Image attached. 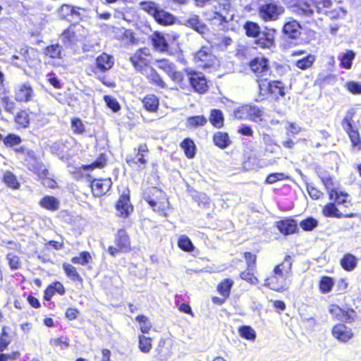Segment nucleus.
<instances>
[{"mask_svg": "<svg viewBox=\"0 0 361 361\" xmlns=\"http://www.w3.org/2000/svg\"><path fill=\"white\" fill-rule=\"evenodd\" d=\"M2 181L8 188L12 190H18L20 187L16 176L10 171H3Z\"/></svg>", "mask_w": 361, "mask_h": 361, "instance_id": "23", "label": "nucleus"}, {"mask_svg": "<svg viewBox=\"0 0 361 361\" xmlns=\"http://www.w3.org/2000/svg\"><path fill=\"white\" fill-rule=\"evenodd\" d=\"M111 184L110 178L94 179L91 183L92 193L94 196H101L109 191Z\"/></svg>", "mask_w": 361, "mask_h": 361, "instance_id": "14", "label": "nucleus"}, {"mask_svg": "<svg viewBox=\"0 0 361 361\" xmlns=\"http://www.w3.org/2000/svg\"><path fill=\"white\" fill-rule=\"evenodd\" d=\"M145 154H141V153L139 154L137 152L135 157H129L126 159V161L131 166L143 169L147 163V160L145 159Z\"/></svg>", "mask_w": 361, "mask_h": 361, "instance_id": "38", "label": "nucleus"}, {"mask_svg": "<svg viewBox=\"0 0 361 361\" xmlns=\"http://www.w3.org/2000/svg\"><path fill=\"white\" fill-rule=\"evenodd\" d=\"M138 339V348L140 350L144 353H149L152 347L151 338L143 335H140Z\"/></svg>", "mask_w": 361, "mask_h": 361, "instance_id": "45", "label": "nucleus"}, {"mask_svg": "<svg viewBox=\"0 0 361 361\" xmlns=\"http://www.w3.org/2000/svg\"><path fill=\"white\" fill-rule=\"evenodd\" d=\"M104 99L106 106L113 111L117 112L120 110V104L114 97L109 95H106L104 97Z\"/></svg>", "mask_w": 361, "mask_h": 361, "instance_id": "58", "label": "nucleus"}, {"mask_svg": "<svg viewBox=\"0 0 361 361\" xmlns=\"http://www.w3.org/2000/svg\"><path fill=\"white\" fill-rule=\"evenodd\" d=\"M233 285V281L230 279L223 280L217 287L218 292L225 298L230 295V290Z\"/></svg>", "mask_w": 361, "mask_h": 361, "instance_id": "37", "label": "nucleus"}, {"mask_svg": "<svg viewBox=\"0 0 361 361\" xmlns=\"http://www.w3.org/2000/svg\"><path fill=\"white\" fill-rule=\"evenodd\" d=\"M288 178V176L283 173H274L269 174L267 177L265 182L268 184H273L279 180H286Z\"/></svg>", "mask_w": 361, "mask_h": 361, "instance_id": "60", "label": "nucleus"}, {"mask_svg": "<svg viewBox=\"0 0 361 361\" xmlns=\"http://www.w3.org/2000/svg\"><path fill=\"white\" fill-rule=\"evenodd\" d=\"M354 113L348 111L341 122L342 127L348 135L352 146L357 150L361 149V138L359 132L353 126Z\"/></svg>", "mask_w": 361, "mask_h": 361, "instance_id": "7", "label": "nucleus"}, {"mask_svg": "<svg viewBox=\"0 0 361 361\" xmlns=\"http://www.w3.org/2000/svg\"><path fill=\"white\" fill-rule=\"evenodd\" d=\"M154 18L158 23L165 25L173 24L175 20V18L173 15L161 9L160 7Z\"/></svg>", "mask_w": 361, "mask_h": 361, "instance_id": "26", "label": "nucleus"}, {"mask_svg": "<svg viewBox=\"0 0 361 361\" xmlns=\"http://www.w3.org/2000/svg\"><path fill=\"white\" fill-rule=\"evenodd\" d=\"M255 270H250L247 268L246 271H242L240 274V278L252 285L258 283V279L254 274Z\"/></svg>", "mask_w": 361, "mask_h": 361, "instance_id": "55", "label": "nucleus"}, {"mask_svg": "<svg viewBox=\"0 0 361 361\" xmlns=\"http://www.w3.org/2000/svg\"><path fill=\"white\" fill-rule=\"evenodd\" d=\"M291 267V258L290 256H286L282 263L274 267L273 274L265 279L264 285L276 291H283L288 289L290 283L287 278Z\"/></svg>", "mask_w": 361, "mask_h": 361, "instance_id": "1", "label": "nucleus"}, {"mask_svg": "<svg viewBox=\"0 0 361 361\" xmlns=\"http://www.w3.org/2000/svg\"><path fill=\"white\" fill-rule=\"evenodd\" d=\"M334 196L333 198H329L331 200H334L338 204H344L348 202V198L349 195L341 190L338 188L336 191H335Z\"/></svg>", "mask_w": 361, "mask_h": 361, "instance_id": "54", "label": "nucleus"}, {"mask_svg": "<svg viewBox=\"0 0 361 361\" xmlns=\"http://www.w3.org/2000/svg\"><path fill=\"white\" fill-rule=\"evenodd\" d=\"M249 120L259 122L262 120L263 111L257 106L248 105Z\"/></svg>", "mask_w": 361, "mask_h": 361, "instance_id": "42", "label": "nucleus"}, {"mask_svg": "<svg viewBox=\"0 0 361 361\" xmlns=\"http://www.w3.org/2000/svg\"><path fill=\"white\" fill-rule=\"evenodd\" d=\"M178 247L186 252H191L194 250V246L190 240V238L186 235L180 236L178 242Z\"/></svg>", "mask_w": 361, "mask_h": 361, "instance_id": "51", "label": "nucleus"}, {"mask_svg": "<svg viewBox=\"0 0 361 361\" xmlns=\"http://www.w3.org/2000/svg\"><path fill=\"white\" fill-rule=\"evenodd\" d=\"M135 320L140 324V329L143 334L149 333L152 328V324L149 322L147 317L145 315H138Z\"/></svg>", "mask_w": 361, "mask_h": 361, "instance_id": "48", "label": "nucleus"}, {"mask_svg": "<svg viewBox=\"0 0 361 361\" xmlns=\"http://www.w3.org/2000/svg\"><path fill=\"white\" fill-rule=\"evenodd\" d=\"M185 25L194 29L199 33H204L207 30V27L200 21L199 16L197 15H193L186 20Z\"/></svg>", "mask_w": 361, "mask_h": 361, "instance_id": "29", "label": "nucleus"}, {"mask_svg": "<svg viewBox=\"0 0 361 361\" xmlns=\"http://www.w3.org/2000/svg\"><path fill=\"white\" fill-rule=\"evenodd\" d=\"M73 12H75V8L68 4H63L59 9V16L63 18L71 16Z\"/></svg>", "mask_w": 361, "mask_h": 361, "instance_id": "61", "label": "nucleus"}, {"mask_svg": "<svg viewBox=\"0 0 361 361\" xmlns=\"http://www.w3.org/2000/svg\"><path fill=\"white\" fill-rule=\"evenodd\" d=\"M114 63L113 56L103 53L96 59L97 67L102 71H106L111 68Z\"/></svg>", "mask_w": 361, "mask_h": 361, "instance_id": "22", "label": "nucleus"}, {"mask_svg": "<svg viewBox=\"0 0 361 361\" xmlns=\"http://www.w3.org/2000/svg\"><path fill=\"white\" fill-rule=\"evenodd\" d=\"M144 199L157 212L164 211L168 204L165 194L157 188L148 189L144 194Z\"/></svg>", "mask_w": 361, "mask_h": 361, "instance_id": "6", "label": "nucleus"}, {"mask_svg": "<svg viewBox=\"0 0 361 361\" xmlns=\"http://www.w3.org/2000/svg\"><path fill=\"white\" fill-rule=\"evenodd\" d=\"M61 49L59 44L50 45L46 48L44 54L50 58H61Z\"/></svg>", "mask_w": 361, "mask_h": 361, "instance_id": "53", "label": "nucleus"}, {"mask_svg": "<svg viewBox=\"0 0 361 361\" xmlns=\"http://www.w3.org/2000/svg\"><path fill=\"white\" fill-rule=\"evenodd\" d=\"M59 200L54 196H45L39 202V205L47 210L56 211L59 208Z\"/></svg>", "mask_w": 361, "mask_h": 361, "instance_id": "28", "label": "nucleus"}, {"mask_svg": "<svg viewBox=\"0 0 361 361\" xmlns=\"http://www.w3.org/2000/svg\"><path fill=\"white\" fill-rule=\"evenodd\" d=\"M141 9L146 11L148 14L154 17L159 6L152 1H142L140 4Z\"/></svg>", "mask_w": 361, "mask_h": 361, "instance_id": "49", "label": "nucleus"}, {"mask_svg": "<svg viewBox=\"0 0 361 361\" xmlns=\"http://www.w3.org/2000/svg\"><path fill=\"white\" fill-rule=\"evenodd\" d=\"M345 88L352 94H361V83L350 81L345 83Z\"/></svg>", "mask_w": 361, "mask_h": 361, "instance_id": "63", "label": "nucleus"}, {"mask_svg": "<svg viewBox=\"0 0 361 361\" xmlns=\"http://www.w3.org/2000/svg\"><path fill=\"white\" fill-rule=\"evenodd\" d=\"M143 73L147 75V78L154 85H157L161 88L166 87L165 82L161 78L159 75L156 72V71L152 68H147L145 69V72H144Z\"/></svg>", "mask_w": 361, "mask_h": 361, "instance_id": "30", "label": "nucleus"}, {"mask_svg": "<svg viewBox=\"0 0 361 361\" xmlns=\"http://www.w3.org/2000/svg\"><path fill=\"white\" fill-rule=\"evenodd\" d=\"M106 159L103 154H101L97 160L91 164L82 165L77 171L73 172L75 178H80L82 176V171L93 170L95 168H102L106 164Z\"/></svg>", "mask_w": 361, "mask_h": 361, "instance_id": "19", "label": "nucleus"}, {"mask_svg": "<svg viewBox=\"0 0 361 361\" xmlns=\"http://www.w3.org/2000/svg\"><path fill=\"white\" fill-rule=\"evenodd\" d=\"M315 61V56L312 54H308L302 59L295 62V66L302 70L310 68Z\"/></svg>", "mask_w": 361, "mask_h": 361, "instance_id": "44", "label": "nucleus"}, {"mask_svg": "<svg viewBox=\"0 0 361 361\" xmlns=\"http://www.w3.org/2000/svg\"><path fill=\"white\" fill-rule=\"evenodd\" d=\"M159 67L164 69L171 79L180 88L184 89L187 86L188 81H189L188 74L187 75V78H185L183 72L176 71L174 66L168 61L161 62Z\"/></svg>", "mask_w": 361, "mask_h": 361, "instance_id": "9", "label": "nucleus"}, {"mask_svg": "<svg viewBox=\"0 0 361 361\" xmlns=\"http://www.w3.org/2000/svg\"><path fill=\"white\" fill-rule=\"evenodd\" d=\"M323 214L326 217H336V218H353L357 216V214L350 213L348 214H342L336 207L334 203L330 202L326 204L322 210Z\"/></svg>", "mask_w": 361, "mask_h": 361, "instance_id": "18", "label": "nucleus"}, {"mask_svg": "<svg viewBox=\"0 0 361 361\" xmlns=\"http://www.w3.org/2000/svg\"><path fill=\"white\" fill-rule=\"evenodd\" d=\"M193 60L198 67L204 69L215 68L219 66V60L208 47H202L197 51L194 55Z\"/></svg>", "mask_w": 361, "mask_h": 361, "instance_id": "5", "label": "nucleus"}, {"mask_svg": "<svg viewBox=\"0 0 361 361\" xmlns=\"http://www.w3.org/2000/svg\"><path fill=\"white\" fill-rule=\"evenodd\" d=\"M300 25L295 20L287 22L283 25V32L289 37L296 39L300 35Z\"/></svg>", "mask_w": 361, "mask_h": 361, "instance_id": "21", "label": "nucleus"}, {"mask_svg": "<svg viewBox=\"0 0 361 361\" xmlns=\"http://www.w3.org/2000/svg\"><path fill=\"white\" fill-rule=\"evenodd\" d=\"M259 87L261 91L264 90L263 87L266 86V90H267L271 94H273L276 96L279 95L283 97L285 95L284 87L281 82L274 80L271 82H269L266 85L263 82V80H258Z\"/></svg>", "mask_w": 361, "mask_h": 361, "instance_id": "16", "label": "nucleus"}, {"mask_svg": "<svg viewBox=\"0 0 361 361\" xmlns=\"http://www.w3.org/2000/svg\"><path fill=\"white\" fill-rule=\"evenodd\" d=\"M130 61L136 70L145 72L147 68H150V51L148 48L144 47L138 49L130 58Z\"/></svg>", "mask_w": 361, "mask_h": 361, "instance_id": "8", "label": "nucleus"}, {"mask_svg": "<svg viewBox=\"0 0 361 361\" xmlns=\"http://www.w3.org/2000/svg\"><path fill=\"white\" fill-rule=\"evenodd\" d=\"M330 0H318L314 2L305 1L296 6L295 12L299 15L311 16L316 11L317 13H326V8L331 6Z\"/></svg>", "mask_w": 361, "mask_h": 361, "instance_id": "4", "label": "nucleus"}, {"mask_svg": "<svg viewBox=\"0 0 361 361\" xmlns=\"http://www.w3.org/2000/svg\"><path fill=\"white\" fill-rule=\"evenodd\" d=\"M16 121L20 126L23 127H26L29 123V118L27 113L25 111L19 112L16 116Z\"/></svg>", "mask_w": 361, "mask_h": 361, "instance_id": "64", "label": "nucleus"}, {"mask_svg": "<svg viewBox=\"0 0 361 361\" xmlns=\"http://www.w3.org/2000/svg\"><path fill=\"white\" fill-rule=\"evenodd\" d=\"M276 227L284 235L294 233L298 230V224L294 219H286L276 222Z\"/></svg>", "mask_w": 361, "mask_h": 361, "instance_id": "17", "label": "nucleus"}, {"mask_svg": "<svg viewBox=\"0 0 361 361\" xmlns=\"http://www.w3.org/2000/svg\"><path fill=\"white\" fill-rule=\"evenodd\" d=\"M238 332L240 336L245 339L255 341L256 338V333L250 326H243L240 327Z\"/></svg>", "mask_w": 361, "mask_h": 361, "instance_id": "47", "label": "nucleus"}, {"mask_svg": "<svg viewBox=\"0 0 361 361\" xmlns=\"http://www.w3.org/2000/svg\"><path fill=\"white\" fill-rule=\"evenodd\" d=\"M207 122V118L203 116H192L187 119V127L189 128H195L204 126Z\"/></svg>", "mask_w": 361, "mask_h": 361, "instance_id": "41", "label": "nucleus"}, {"mask_svg": "<svg viewBox=\"0 0 361 361\" xmlns=\"http://www.w3.org/2000/svg\"><path fill=\"white\" fill-rule=\"evenodd\" d=\"M92 260V257L90 252L84 251L80 252L78 257H74L71 259L73 264H79L81 265H86Z\"/></svg>", "mask_w": 361, "mask_h": 361, "instance_id": "50", "label": "nucleus"}, {"mask_svg": "<svg viewBox=\"0 0 361 361\" xmlns=\"http://www.w3.org/2000/svg\"><path fill=\"white\" fill-rule=\"evenodd\" d=\"M340 264L343 269L351 271L357 267V259L353 255L347 253L341 258Z\"/></svg>", "mask_w": 361, "mask_h": 361, "instance_id": "27", "label": "nucleus"}, {"mask_svg": "<svg viewBox=\"0 0 361 361\" xmlns=\"http://www.w3.org/2000/svg\"><path fill=\"white\" fill-rule=\"evenodd\" d=\"M264 143L266 145L265 150L269 153H276L280 149V146L274 142V141L269 137L265 136L264 137Z\"/></svg>", "mask_w": 361, "mask_h": 361, "instance_id": "59", "label": "nucleus"}, {"mask_svg": "<svg viewBox=\"0 0 361 361\" xmlns=\"http://www.w3.org/2000/svg\"><path fill=\"white\" fill-rule=\"evenodd\" d=\"M209 121L212 124L218 128H220L224 125V116L223 114L220 110H212L211 111Z\"/></svg>", "mask_w": 361, "mask_h": 361, "instance_id": "40", "label": "nucleus"}, {"mask_svg": "<svg viewBox=\"0 0 361 361\" xmlns=\"http://www.w3.org/2000/svg\"><path fill=\"white\" fill-rule=\"evenodd\" d=\"M329 311L336 319L346 323H351L355 316V313L353 310H345L336 305H331Z\"/></svg>", "mask_w": 361, "mask_h": 361, "instance_id": "10", "label": "nucleus"}, {"mask_svg": "<svg viewBox=\"0 0 361 361\" xmlns=\"http://www.w3.org/2000/svg\"><path fill=\"white\" fill-rule=\"evenodd\" d=\"M355 57V53L352 50H347L345 52L341 54L339 57L341 66L345 69H350Z\"/></svg>", "mask_w": 361, "mask_h": 361, "instance_id": "32", "label": "nucleus"}, {"mask_svg": "<svg viewBox=\"0 0 361 361\" xmlns=\"http://www.w3.org/2000/svg\"><path fill=\"white\" fill-rule=\"evenodd\" d=\"M195 5L199 8H203L207 5H212L216 10L214 13L213 19H216L222 23H229L233 20L235 15L231 10L229 0H193Z\"/></svg>", "mask_w": 361, "mask_h": 361, "instance_id": "2", "label": "nucleus"}, {"mask_svg": "<svg viewBox=\"0 0 361 361\" xmlns=\"http://www.w3.org/2000/svg\"><path fill=\"white\" fill-rule=\"evenodd\" d=\"M244 29L248 37H257L260 34V27L256 23L246 22L244 25Z\"/></svg>", "mask_w": 361, "mask_h": 361, "instance_id": "43", "label": "nucleus"}, {"mask_svg": "<svg viewBox=\"0 0 361 361\" xmlns=\"http://www.w3.org/2000/svg\"><path fill=\"white\" fill-rule=\"evenodd\" d=\"M32 89L30 85H19L16 90V99L19 102H27L32 96Z\"/></svg>", "mask_w": 361, "mask_h": 361, "instance_id": "20", "label": "nucleus"}, {"mask_svg": "<svg viewBox=\"0 0 361 361\" xmlns=\"http://www.w3.org/2000/svg\"><path fill=\"white\" fill-rule=\"evenodd\" d=\"M188 80L194 90L200 93H203L207 90V80L204 75L199 73H189Z\"/></svg>", "mask_w": 361, "mask_h": 361, "instance_id": "13", "label": "nucleus"}, {"mask_svg": "<svg viewBox=\"0 0 361 361\" xmlns=\"http://www.w3.org/2000/svg\"><path fill=\"white\" fill-rule=\"evenodd\" d=\"M321 180L327 190L329 198H333L334 196V192H335V191H336L339 188L336 185V183L334 182L331 176H322L321 177Z\"/></svg>", "mask_w": 361, "mask_h": 361, "instance_id": "36", "label": "nucleus"}, {"mask_svg": "<svg viewBox=\"0 0 361 361\" xmlns=\"http://www.w3.org/2000/svg\"><path fill=\"white\" fill-rule=\"evenodd\" d=\"M49 176V171L47 169H43L40 173H39V176L42 180V184L47 188H54L56 187V181L48 177Z\"/></svg>", "mask_w": 361, "mask_h": 361, "instance_id": "52", "label": "nucleus"}, {"mask_svg": "<svg viewBox=\"0 0 361 361\" xmlns=\"http://www.w3.org/2000/svg\"><path fill=\"white\" fill-rule=\"evenodd\" d=\"M334 285V281L329 276H323L319 281V289L322 293H329Z\"/></svg>", "mask_w": 361, "mask_h": 361, "instance_id": "46", "label": "nucleus"}, {"mask_svg": "<svg viewBox=\"0 0 361 361\" xmlns=\"http://www.w3.org/2000/svg\"><path fill=\"white\" fill-rule=\"evenodd\" d=\"M116 244L121 252H128L130 250V240L124 230L118 231L116 238Z\"/></svg>", "mask_w": 361, "mask_h": 361, "instance_id": "24", "label": "nucleus"}, {"mask_svg": "<svg viewBox=\"0 0 361 361\" xmlns=\"http://www.w3.org/2000/svg\"><path fill=\"white\" fill-rule=\"evenodd\" d=\"M284 12V7L272 0L266 1L258 8L259 17L264 22L277 20Z\"/></svg>", "mask_w": 361, "mask_h": 361, "instance_id": "3", "label": "nucleus"}, {"mask_svg": "<svg viewBox=\"0 0 361 361\" xmlns=\"http://www.w3.org/2000/svg\"><path fill=\"white\" fill-rule=\"evenodd\" d=\"M317 221L313 218H308L302 221L300 224L301 228L305 231H312L317 226Z\"/></svg>", "mask_w": 361, "mask_h": 361, "instance_id": "62", "label": "nucleus"}, {"mask_svg": "<svg viewBox=\"0 0 361 361\" xmlns=\"http://www.w3.org/2000/svg\"><path fill=\"white\" fill-rule=\"evenodd\" d=\"M255 44L262 48L269 49L274 44V35L270 32H262L258 35Z\"/></svg>", "mask_w": 361, "mask_h": 361, "instance_id": "25", "label": "nucleus"}, {"mask_svg": "<svg viewBox=\"0 0 361 361\" xmlns=\"http://www.w3.org/2000/svg\"><path fill=\"white\" fill-rule=\"evenodd\" d=\"M331 333L336 339L343 343L348 342L353 337L352 329L343 324L334 326Z\"/></svg>", "mask_w": 361, "mask_h": 361, "instance_id": "11", "label": "nucleus"}, {"mask_svg": "<svg viewBox=\"0 0 361 361\" xmlns=\"http://www.w3.org/2000/svg\"><path fill=\"white\" fill-rule=\"evenodd\" d=\"M117 215L126 218L133 210V207L130 202L128 194H123L119 197L116 205Z\"/></svg>", "mask_w": 361, "mask_h": 361, "instance_id": "12", "label": "nucleus"}, {"mask_svg": "<svg viewBox=\"0 0 361 361\" xmlns=\"http://www.w3.org/2000/svg\"><path fill=\"white\" fill-rule=\"evenodd\" d=\"M71 129L75 134H82L85 128L82 121L78 118H73L71 120Z\"/></svg>", "mask_w": 361, "mask_h": 361, "instance_id": "56", "label": "nucleus"}, {"mask_svg": "<svg viewBox=\"0 0 361 361\" xmlns=\"http://www.w3.org/2000/svg\"><path fill=\"white\" fill-rule=\"evenodd\" d=\"M251 70L257 76H265L269 74L267 60L263 57L256 58L250 62Z\"/></svg>", "mask_w": 361, "mask_h": 361, "instance_id": "15", "label": "nucleus"}, {"mask_svg": "<svg viewBox=\"0 0 361 361\" xmlns=\"http://www.w3.org/2000/svg\"><path fill=\"white\" fill-rule=\"evenodd\" d=\"M153 45L156 49L160 51H166L168 49V44L164 36L160 32H154L152 36Z\"/></svg>", "mask_w": 361, "mask_h": 361, "instance_id": "31", "label": "nucleus"}, {"mask_svg": "<svg viewBox=\"0 0 361 361\" xmlns=\"http://www.w3.org/2000/svg\"><path fill=\"white\" fill-rule=\"evenodd\" d=\"M63 269L64 270L66 276L70 278L72 281H78L80 283H82V279L76 270V268L73 265L67 263L63 264Z\"/></svg>", "mask_w": 361, "mask_h": 361, "instance_id": "34", "label": "nucleus"}, {"mask_svg": "<svg viewBox=\"0 0 361 361\" xmlns=\"http://www.w3.org/2000/svg\"><path fill=\"white\" fill-rule=\"evenodd\" d=\"M181 147L183 149L186 157L192 159L195 155V146L192 140L190 139H185L180 144Z\"/></svg>", "mask_w": 361, "mask_h": 361, "instance_id": "39", "label": "nucleus"}, {"mask_svg": "<svg viewBox=\"0 0 361 361\" xmlns=\"http://www.w3.org/2000/svg\"><path fill=\"white\" fill-rule=\"evenodd\" d=\"M233 115L239 120L249 119L248 105H244L235 109Z\"/></svg>", "mask_w": 361, "mask_h": 361, "instance_id": "57", "label": "nucleus"}, {"mask_svg": "<svg viewBox=\"0 0 361 361\" xmlns=\"http://www.w3.org/2000/svg\"><path fill=\"white\" fill-rule=\"evenodd\" d=\"M213 140L214 144L221 149L227 147L231 144L228 135L226 133L218 132L215 133Z\"/></svg>", "mask_w": 361, "mask_h": 361, "instance_id": "33", "label": "nucleus"}, {"mask_svg": "<svg viewBox=\"0 0 361 361\" xmlns=\"http://www.w3.org/2000/svg\"><path fill=\"white\" fill-rule=\"evenodd\" d=\"M145 108L149 111H156L159 106V99L154 94L147 95L142 100Z\"/></svg>", "mask_w": 361, "mask_h": 361, "instance_id": "35", "label": "nucleus"}]
</instances>
